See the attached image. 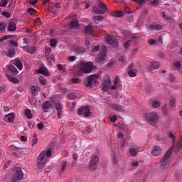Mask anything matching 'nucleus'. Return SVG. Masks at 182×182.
Returning <instances> with one entry per match:
<instances>
[{"instance_id":"f257e3e1","label":"nucleus","mask_w":182,"mask_h":182,"mask_svg":"<svg viewBox=\"0 0 182 182\" xmlns=\"http://www.w3.org/2000/svg\"><path fill=\"white\" fill-rule=\"evenodd\" d=\"M171 151H173V149H169L161 160V164L160 167L161 170L166 171L168 167H170V163L171 161Z\"/></svg>"},{"instance_id":"f03ea898","label":"nucleus","mask_w":182,"mask_h":182,"mask_svg":"<svg viewBox=\"0 0 182 182\" xmlns=\"http://www.w3.org/2000/svg\"><path fill=\"white\" fill-rule=\"evenodd\" d=\"M100 77V74H92L85 80V85L90 89H93V86L97 84V80Z\"/></svg>"},{"instance_id":"7ed1b4c3","label":"nucleus","mask_w":182,"mask_h":182,"mask_svg":"<svg viewBox=\"0 0 182 182\" xmlns=\"http://www.w3.org/2000/svg\"><path fill=\"white\" fill-rule=\"evenodd\" d=\"M146 122L150 126H156L159 122V115L156 112H151L145 115Z\"/></svg>"},{"instance_id":"20e7f679","label":"nucleus","mask_w":182,"mask_h":182,"mask_svg":"<svg viewBox=\"0 0 182 182\" xmlns=\"http://www.w3.org/2000/svg\"><path fill=\"white\" fill-rule=\"evenodd\" d=\"M93 70V63L82 61L80 63V72L81 73H90Z\"/></svg>"},{"instance_id":"39448f33","label":"nucleus","mask_w":182,"mask_h":182,"mask_svg":"<svg viewBox=\"0 0 182 182\" xmlns=\"http://www.w3.org/2000/svg\"><path fill=\"white\" fill-rule=\"evenodd\" d=\"M97 167H99V156L97 155H94L90 160L88 168L90 171H96Z\"/></svg>"},{"instance_id":"423d86ee","label":"nucleus","mask_w":182,"mask_h":182,"mask_svg":"<svg viewBox=\"0 0 182 182\" xmlns=\"http://www.w3.org/2000/svg\"><path fill=\"white\" fill-rule=\"evenodd\" d=\"M46 161H48V158L45 156V153L43 151L41 152L37 159L38 168H43L46 166Z\"/></svg>"},{"instance_id":"0eeeda50","label":"nucleus","mask_w":182,"mask_h":182,"mask_svg":"<svg viewBox=\"0 0 182 182\" xmlns=\"http://www.w3.org/2000/svg\"><path fill=\"white\" fill-rule=\"evenodd\" d=\"M97 6L101 9L99 10V8L95 6L92 9V12L97 14V15H104L107 11V8H106V4L102 3V1H99L97 3Z\"/></svg>"},{"instance_id":"6e6552de","label":"nucleus","mask_w":182,"mask_h":182,"mask_svg":"<svg viewBox=\"0 0 182 182\" xmlns=\"http://www.w3.org/2000/svg\"><path fill=\"white\" fill-rule=\"evenodd\" d=\"M125 36L127 38H128V39H130L124 43L125 49H129V48H130V45H132V41L137 39V36H136V34L132 33L130 31H127Z\"/></svg>"},{"instance_id":"1a4fd4ad","label":"nucleus","mask_w":182,"mask_h":182,"mask_svg":"<svg viewBox=\"0 0 182 182\" xmlns=\"http://www.w3.org/2000/svg\"><path fill=\"white\" fill-rule=\"evenodd\" d=\"M77 114H79V116H82V114H83L85 117H89V116H90V108L87 105L80 107L77 111Z\"/></svg>"},{"instance_id":"9d476101","label":"nucleus","mask_w":182,"mask_h":182,"mask_svg":"<svg viewBox=\"0 0 182 182\" xmlns=\"http://www.w3.org/2000/svg\"><path fill=\"white\" fill-rule=\"evenodd\" d=\"M107 43L108 45H111L112 46H117L119 45V41H117V39L116 37L111 36V35H107L106 38Z\"/></svg>"},{"instance_id":"9b49d317","label":"nucleus","mask_w":182,"mask_h":182,"mask_svg":"<svg viewBox=\"0 0 182 182\" xmlns=\"http://www.w3.org/2000/svg\"><path fill=\"white\" fill-rule=\"evenodd\" d=\"M102 51L100 52L98 56L97 57V60L98 62H102V60H105V58H106V46H102Z\"/></svg>"},{"instance_id":"f8f14e48","label":"nucleus","mask_w":182,"mask_h":182,"mask_svg":"<svg viewBox=\"0 0 182 182\" xmlns=\"http://www.w3.org/2000/svg\"><path fill=\"white\" fill-rule=\"evenodd\" d=\"M53 107V105H52V102L50 101H46L43 105H42V109L44 112V113H48Z\"/></svg>"},{"instance_id":"ddd939ff","label":"nucleus","mask_w":182,"mask_h":182,"mask_svg":"<svg viewBox=\"0 0 182 182\" xmlns=\"http://www.w3.org/2000/svg\"><path fill=\"white\" fill-rule=\"evenodd\" d=\"M102 85L105 92H107V90H109V87L112 86V80L110 79V77H107L106 78H105Z\"/></svg>"},{"instance_id":"4468645a","label":"nucleus","mask_w":182,"mask_h":182,"mask_svg":"<svg viewBox=\"0 0 182 182\" xmlns=\"http://www.w3.org/2000/svg\"><path fill=\"white\" fill-rule=\"evenodd\" d=\"M139 150L137 146H131L129 148V153L132 157H136L139 154Z\"/></svg>"},{"instance_id":"2eb2a0df","label":"nucleus","mask_w":182,"mask_h":182,"mask_svg":"<svg viewBox=\"0 0 182 182\" xmlns=\"http://www.w3.org/2000/svg\"><path fill=\"white\" fill-rule=\"evenodd\" d=\"M38 73L41 75H44V76H49V72L48 71V68L43 65H41L37 71Z\"/></svg>"},{"instance_id":"dca6fc26","label":"nucleus","mask_w":182,"mask_h":182,"mask_svg":"<svg viewBox=\"0 0 182 182\" xmlns=\"http://www.w3.org/2000/svg\"><path fill=\"white\" fill-rule=\"evenodd\" d=\"M182 148V136L179 139L177 144L172 146V149L175 153H178L180 149Z\"/></svg>"},{"instance_id":"f3484780","label":"nucleus","mask_w":182,"mask_h":182,"mask_svg":"<svg viewBox=\"0 0 182 182\" xmlns=\"http://www.w3.org/2000/svg\"><path fill=\"white\" fill-rule=\"evenodd\" d=\"M5 122H8L9 123H14V120H15V114L14 113H9L6 114L4 117Z\"/></svg>"},{"instance_id":"a211bd4d","label":"nucleus","mask_w":182,"mask_h":182,"mask_svg":"<svg viewBox=\"0 0 182 182\" xmlns=\"http://www.w3.org/2000/svg\"><path fill=\"white\" fill-rule=\"evenodd\" d=\"M23 50L25 52H27V53H35L36 52V47L35 46H31L29 45L26 46L23 48Z\"/></svg>"},{"instance_id":"6ab92c4d","label":"nucleus","mask_w":182,"mask_h":182,"mask_svg":"<svg viewBox=\"0 0 182 182\" xmlns=\"http://www.w3.org/2000/svg\"><path fill=\"white\" fill-rule=\"evenodd\" d=\"M55 109L57 110V116L58 119H62V114L63 113L62 105L57 103L55 105Z\"/></svg>"},{"instance_id":"aec40b11","label":"nucleus","mask_w":182,"mask_h":182,"mask_svg":"<svg viewBox=\"0 0 182 182\" xmlns=\"http://www.w3.org/2000/svg\"><path fill=\"white\" fill-rule=\"evenodd\" d=\"M111 108L113 109V110H116V112H123V107L122 105L114 103L110 106Z\"/></svg>"},{"instance_id":"412c9836","label":"nucleus","mask_w":182,"mask_h":182,"mask_svg":"<svg viewBox=\"0 0 182 182\" xmlns=\"http://www.w3.org/2000/svg\"><path fill=\"white\" fill-rule=\"evenodd\" d=\"M149 29H151V31H161L163 26L159 24H151L149 26Z\"/></svg>"},{"instance_id":"4be33fe9","label":"nucleus","mask_w":182,"mask_h":182,"mask_svg":"<svg viewBox=\"0 0 182 182\" xmlns=\"http://www.w3.org/2000/svg\"><path fill=\"white\" fill-rule=\"evenodd\" d=\"M161 148L160 146H155L152 150V154L153 156H160L161 154Z\"/></svg>"},{"instance_id":"5701e85b","label":"nucleus","mask_w":182,"mask_h":182,"mask_svg":"<svg viewBox=\"0 0 182 182\" xmlns=\"http://www.w3.org/2000/svg\"><path fill=\"white\" fill-rule=\"evenodd\" d=\"M31 93L33 94V96H36L41 91V88L39 87L33 86L30 89Z\"/></svg>"},{"instance_id":"b1692460","label":"nucleus","mask_w":182,"mask_h":182,"mask_svg":"<svg viewBox=\"0 0 182 182\" xmlns=\"http://www.w3.org/2000/svg\"><path fill=\"white\" fill-rule=\"evenodd\" d=\"M6 77H7V79H9V80H10V82H12V83H19V80H18V78L11 75L6 74Z\"/></svg>"},{"instance_id":"393cba45","label":"nucleus","mask_w":182,"mask_h":182,"mask_svg":"<svg viewBox=\"0 0 182 182\" xmlns=\"http://www.w3.org/2000/svg\"><path fill=\"white\" fill-rule=\"evenodd\" d=\"M14 65L19 69V70H22L23 69V65L22 64V62H21V60L19 59H16L14 60Z\"/></svg>"},{"instance_id":"a878e982","label":"nucleus","mask_w":182,"mask_h":182,"mask_svg":"<svg viewBox=\"0 0 182 182\" xmlns=\"http://www.w3.org/2000/svg\"><path fill=\"white\" fill-rule=\"evenodd\" d=\"M7 30L9 32H14V31H16V24L14 22L9 23Z\"/></svg>"},{"instance_id":"bb28decb","label":"nucleus","mask_w":182,"mask_h":182,"mask_svg":"<svg viewBox=\"0 0 182 182\" xmlns=\"http://www.w3.org/2000/svg\"><path fill=\"white\" fill-rule=\"evenodd\" d=\"M6 53L9 58H12V56L15 55V48H14V47H11Z\"/></svg>"},{"instance_id":"cd10ccee","label":"nucleus","mask_w":182,"mask_h":182,"mask_svg":"<svg viewBox=\"0 0 182 182\" xmlns=\"http://www.w3.org/2000/svg\"><path fill=\"white\" fill-rule=\"evenodd\" d=\"M70 28H74V29H77L79 28V22L77 20H73L70 23Z\"/></svg>"},{"instance_id":"c85d7f7f","label":"nucleus","mask_w":182,"mask_h":182,"mask_svg":"<svg viewBox=\"0 0 182 182\" xmlns=\"http://www.w3.org/2000/svg\"><path fill=\"white\" fill-rule=\"evenodd\" d=\"M68 166V162L66 161H63L61 164V168L59 169L58 173H62L65 170H66V167Z\"/></svg>"},{"instance_id":"c756f323","label":"nucleus","mask_w":182,"mask_h":182,"mask_svg":"<svg viewBox=\"0 0 182 182\" xmlns=\"http://www.w3.org/2000/svg\"><path fill=\"white\" fill-rule=\"evenodd\" d=\"M24 114L27 119H32V117H33V115H32V112L29 109H25Z\"/></svg>"},{"instance_id":"7c9ffc66","label":"nucleus","mask_w":182,"mask_h":182,"mask_svg":"<svg viewBox=\"0 0 182 182\" xmlns=\"http://www.w3.org/2000/svg\"><path fill=\"white\" fill-rule=\"evenodd\" d=\"M160 68V63L157 61H152L151 63V69H159Z\"/></svg>"},{"instance_id":"2f4dec72","label":"nucleus","mask_w":182,"mask_h":182,"mask_svg":"<svg viewBox=\"0 0 182 182\" xmlns=\"http://www.w3.org/2000/svg\"><path fill=\"white\" fill-rule=\"evenodd\" d=\"M93 28V25L92 23L88 24L87 26H85V33H92V29Z\"/></svg>"},{"instance_id":"473e14b6","label":"nucleus","mask_w":182,"mask_h":182,"mask_svg":"<svg viewBox=\"0 0 182 182\" xmlns=\"http://www.w3.org/2000/svg\"><path fill=\"white\" fill-rule=\"evenodd\" d=\"M75 53H77V55H79L80 53H84L85 48H83L82 46H78V47L75 48Z\"/></svg>"},{"instance_id":"72a5a7b5","label":"nucleus","mask_w":182,"mask_h":182,"mask_svg":"<svg viewBox=\"0 0 182 182\" xmlns=\"http://www.w3.org/2000/svg\"><path fill=\"white\" fill-rule=\"evenodd\" d=\"M48 62H50V63H52V62H55V55H53V54H48L47 56H46Z\"/></svg>"},{"instance_id":"f704fd0d","label":"nucleus","mask_w":182,"mask_h":182,"mask_svg":"<svg viewBox=\"0 0 182 182\" xmlns=\"http://www.w3.org/2000/svg\"><path fill=\"white\" fill-rule=\"evenodd\" d=\"M93 21H98V22H102L105 19V16H95L92 18Z\"/></svg>"},{"instance_id":"c9c22d12","label":"nucleus","mask_w":182,"mask_h":182,"mask_svg":"<svg viewBox=\"0 0 182 182\" xmlns=\"http://www.w3.org/2000/svg\"><path fill=\"white\" fill-rule=\"evenodd\" d=\"M169 106L172 109H176V98H171L170 102H169Z\"/></svg>"},{"instance_id":"e433bc0d","label":"nucleus","mask_w":182,"mask_h":182,"mask_svg":"<svg viewBox=\"0 0 182 182\" xmlns=\"http://www.w3.org/2000/svg\"><path fill=\"white\" fill-rule=\"evenodd\" d=\"M9 70H11V72H13V73L18 75V69H16V68H15V66L9 65Z\"/></svg>"},{"instance_id":"4c0bfd02","label":"nucleus","mask_w":182,"mask_h":182,"mask_svg":"<svg viewBox=\"0 0 182 182\" xmlns=\"http://www.w3.org/2000/svg\"><path fill=\"white\" fill-rule=\"evenodd\" d=\"M119 161H117V156L116 154H112V164L114 166H117Z\"/></svg>"},{"instance_id":"58836bf2","label":"nucleus","mask_w":182,"mask_h":182,"mask_svg":"<svg viewBox=\"0 0 182 182\" xmlns=\"http://www.w3.org/2000/svg\"><path fill=\"white\" fill-rule=\"evenodd\" d=\"M167 136L169 139H171L173 141H176V136L173 134L171 132H167Z\"/></svg>"},{"instance_id":"ea45409f","label":"nucleus","mask_w":182,"mask_h":182,"mask_svg":"<svg viewBox=\"0 0 182 182\" xmlns=\"http://www.w3.org/2000/svg\"><path fill=\"white\" fill-rule=\"evenodd\" d=\"M124 15L123 11H117L114 13V16H115V18H122Z\"/></svg>"},{"instance_id":"a19ab883","label":"nucleus","mask_w":182,"mask_h":182,"mask_svg":"<svg viewBox=\"0 0 182 182\" xmlns=\"http://www.w3.org/2000/svg\"><path fill=\"white\" fill-rule=\"evenodd\" d=\"M161 15H162V18L164 19H165L166 21H170V19H171V17L170 16L166 14V12H164V11L162 12Z\"/></svg>"},{"instance_id":"79ce46f5","label":"nucleus","mask_w":182,"mask_h":182,"mask_svg":"<svg viewBox=\"0 0 182 182\" xmlns=\"http://www.w3.org/2000/svg\"><path fill=\"white\" fill-rule=\"evenodd\" d=\"M152 106L155 109H157V108L160 107V102L156 101V100L152 102Z\"/></svg>"},{"instance_id":"37998d69","label":"nucleus","mask_w":182,"mask_h":182,"mask_svg":"<svg viewBox=\"0 0 182 182\" xmlns=\"http://www.w3.org/2000/svg\"><path fill=\"white\" fill-rule=\"evenodd\" d=\"M110 122L112 123H116L117 120V115H112V116H110L109 117Z\"/></svg>"},{"instance_id":"c03bdc74","label":"nucleus","mask_w":182,"mask_h":182,"mask_svg":"<svg viewBox=\"0 0 182 182\" xmlns=\"http://www.w3.org/2000/svg\"><path fill=\"white\" fill-rule=\"evenodd\" d=\"M128 74H129V76H130V77H136V71L134 70H130L129 72H128Z\"/></svg>"},{"instance_id":"a18cd8bd","label":"nucleus","mask_w":182,"mask_h":182,"mask_svg":"<svg viewBox=\"0 0 182 182\" xmlns=\"http://www.w3.org/2000/svg\"><path fill=\"white\" fill-rule=\"evenodd\" d=\"M5 31H6L5 23H0V32H1V33H4V32H5Z\"/></svg>"},{"instance_id":"49530a36","label":"nucleus","mask_w":182,"mask_h":182,"mask_svg":"<svg viewBox=\"0 0 182 182\" xmlns=\"http://www.w3.org/2000/svg\"><path fill=\"white\" fill-rule=\"evenodd\" d=\"M8 5V0H1L0 1V6L1 8H4V6H6Z\"/></svg>"},{"instance_id":"de8ad7c7","label":"nucleus","mask_w":182,"mask_h":182,"mask_svg":"<svg viewBox=\"0 0 182 182\" xmlns=\"http://www.w3.org/2000/svg\"><path fill=\"white\" fill-rule=\"evenodd\" d=\"M45 153L46 157H50L52 156V151L50 149H48L47 151H43Z\"/></svg>"},{"instance_id":"09e8293b","label":"nucleus","mask_w":182,"mask_h":182,"mask_svg":"<svg viewBox=\"0 0 182 182\" xmlns=\"http://www.w3.org/2000/svg\"><path fill=\"white\" fill-rule=\"evenodd\" d=\"M50 46L51 48H55L56 47V39L52 38L50 41Z\"/></svg>"},{"instance_id":"8fccbe9b","label":"nucleus","mask_w":182,"mask_h":182,"mask_svg":"<svg viewBox=\"0 0 182 182\" xmlns=\"http://www.w3.org/2000/svg\"><path fill=\"white\" fill-rule=\"evenodd\" d=\"M68 99H70V100H75V99H76V94L73 92L70 93L68 95Z\"/></svg>"},{"instance_id":"3c124183","label":"nucleus","mask_w":182,"mask_h":182,"mask_svg":"<svg viewBox=\"0 0 182 182\" xmlns=\"http://www.w3.org/2000/svg\"><path fill=\"white\" fill-rule=\"evenodd\" d=\"M72 83H80L82 82V80L77 77H74L71 79Z\"/></svg>"},{"instance_id":"603ef678","label":"nucleus","mask_w":182,"mask_h":182,"mask_svg":"<svg viewBox=\"0 0 182 182\" xmlns=\"http://www.w3.org/2000/svg\"><path fill=\"white\" fill-rule=\"evenodd\" d=\"M39 82L41 85H46V79L44 77H40Z\"/></svg>"},{"instance_id":"864d4df0","label":"nucleus","mask_w":182,"mask_h":182,"mask_svg":"<svg viewBox=\"0 0 182 182\" xmlns=\"http://www.w3.org/2000/svg\"><path fill=\"white\" fill-rule=\"evenodd\" d=\"M27 12L28 14H29V15H33L35 12H36V10H34L33 8H29L27 9Z\"/></svg>"},{"instance_id":"5fc2aeb1","label":"nucleus","mask_w":182,"mask_h":182,"mask_svg":"<svg viewBox=\"0 0 182 182\" xmlns=\"http://www.w3.org/2000/svg\"><path fill=\"white\" fill-rule=\"evenodd\" d=\"M69 62H75L76 60V57L75 55H70L67 58Z\"/></svg>"},{"instance_id":"6e6d98bb","label":"nucleus","mask_w":182,"mask_h":182,"mask_svg":"<svg viewBox=\"0 0 182 182\" xmlns=\"http://www.w3.org/2000/svg\"><path fill=\"white\" fill-rule=\"evenodd\" d=\"M151 4L154 6H159V5L160 4V1H159V0H154V1H151Z\"/></svg>"},{"instance_id":"4d7b16f0","label":"nucleus","mask_w":182,"mask_h":182,"mask_svg":"<svg viewBox=\"0 0 182 182\" xmlns=\"http://www.w3.org/2000/svg\"><path fill=\"white\" fill-rule=\"evenodd\" d=\"M119 62H122V63H124V62H126V56L124 55H121L119 58Z\"/></svg>"},{"instance_id":"13d9d810","label":"nucleus","mask_w":182,"mask_h":182,"mask_svg":"<svg viewBox=\"0 0 182 182\" xmlns=\"http://www.w3.org/2000/svg\"><path fill=\"white\" fill-rule=\"evenodd\" d=\"M1 15L6 18H11V14L8 11H4Z\"/></svg>"},{"instance_id":"bf43d9fd","label":"nucleus","mask_w":182,"mask_h":182,"mask_svg":"<svg viewBox=\"0 0 182 182\" xmlns=\"http://www.w3.org/2000/svg\"><path fill=\"white\" fill-rule=\"evenodd\" d=\"M36 143H38V137L36 136V134H35L33 136L32 146H35V144H36Z\"/></svg>"},{"instance_id":"052dcab7","label":"nucleus","mask_w":182,"mask_h":182,"mask_svg":"<svg viewBox=\"0 0 182 182\" xmlns=\"http://www.w3.org/2000/svg\"><path fill=\"white\" fill-rule=\"evenodd\" d=\"M52 49L50 48H47L46 49V56L47 57L48 55H52Z\"/></svg>"},{"instance_id":"680f3d73","label":"nucleus","mask_w":182,"mask_h":182,"mask_svg":"<svg viewBox=\"0 0 182 182\" xmlns=\"http://www.w3.org/2000/svg\"><path fill=\"white\" fill-rule=\"evenodd\" d=\"M134 2H139V5H144V4H146L145 0H132Z\"/></svg>"},{"instance_id":"e2e57ef3","label":"nucleus","mask_w":182,"mask_h":182,"mask_svg":"<svg viewBox=\"0 0 182 182\" xmlns=\"http://www.w3.org/2000/svg\"><path fill=\"white\" fill-rule=\"evenodd\" d=\"M173 66H176V68H181V63H180V62L178 61H175L173 63Z\"/></svg>"},{"instance_id":"0e129e2a","label":"nucleus","mask_w":182,"mask_h":182,"mask_svg":"<svg viewBox=\"0 0 182 182\" xmlns=\"http://www.w3.org/2000/svg\"><path fill=\"white\" fill-rule=\"evenodd\" d=\"M157 41L156 40H154V39H149L148 40V43L149 45H154V43H156Z\"/></svg>"},{"instance_id":"69168bd1","label":"nucleus","mask_w":182,"mask_h":182,"mask_svg":"<svg viewBox=\"0 0 182 182\" xmlns=\"http://www.w3.org/2000/svg\"><path fill=\"white\" fill-rule=\"evenodd\" d=\"M10 43H11V46H14V47L18 46V42H16V41H14V40H11V41H10Z\"/></svg>"},{"instance_id":"338daca9","label":"nucleus","mask_w":182,"mask_h":182,"mask_svg":"<svg viewBox=\"0 0 182 182\" xmlns=\"http://www.w3.org/2000/svg\"><path fill=\"white\" fill-rule=\"evenodd\" d=\"M37 127L40 129L42 130V129H43V123H38L37 124Z\"/></svg>"},{"instance_id":"774afa93","label":"nucleus","mask_w":182,"mask_h":182,"mask_svg":"<svg viewBox=\"0 0 182 182\" xmlns=\"http://www.w3.org/2000/svg\"><path fill=\"white\" fill-rule=\"evenodd\" d=\"M99 50V46H95L93 48H92V52H98Z\"/></svg>"}]
</instances>
